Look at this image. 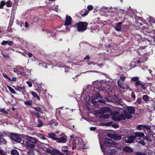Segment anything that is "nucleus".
<instances>
[{
    "label": "nucleus",
    "instance_id": "obj_42",
    "mask_svg": "<svg viewBox=\"0 0 155 155\" xmlns=\"http://www.w3.org/2000/svg\"><path fill=\"white\" fill-rule=\"evenodd\" d=\"M8 80L10 81H15L16 80V77H12L11 78H9Z\"/></svg>",
    "mask_w": 155,
    "mask_h": 155
},
{
    "label": "nucleus",
    "instance_id": "obj_12",
    "mask_svg": "<svg viewBox=\"0 0 155 155\" xmlns=\"http://www.w3.org/2000/svg\"><path fill=\"white\" fill-rule=\"evenodd\" d=\"M107 136L116 140H119L121 138V136L118 134H108Z\"/></svg>",
    "mask_w": 155,
    "mask_h": 155
},
{
    "label": "nucleus",
    "instance_id": "obj_16",
    "mask_svg": "<svg viewBox=\"0 0 155 155\" xmlns=\"http://www.w3.org/2000/svg\"><path fill=\"white\" fill-rule=\"evenodd\" d=\"M71 18L70 16H67L64 24V26H68L70 25L71 24Z\"/></svg>",
    "mask_w": 155,
    "mask_h": 155
},
{
    "label": "nucleus",
    "instance_id": "obj_2",
    "mask_svg": "<svg viewBox=\"0 0 155 155\" xmlns=\"http://www.w3.org/2000/svg\"><path fill=\"white\" fill-rule=\"evenodd\" d=\"M43 146L45 150L48 153L53 155L59 154V155H64V154L59 151L55 149H52L49 145L46 143H42Z\"/></svg>",
    "mask_w": 155,
    "mask_h": 155
},
{
    "label": "nucleus",
    "instance_id": "obj_23",
    "mask_svg": "<svg viewBox=\"0 0 155 155\" xmlns=\"http://www.w3.org/2000/svg\"><path fill=\"white\" fill-rule=\"evenodd\" d=\"M128 110L130 114H134L135 112V109L134 107H128Z\"/></svg>",
    "mask_w": 155,
    "mask_h": 155
},
{
    "label": "nucleus",
    "instance_id": "obj_53",
    "mask_svg": "<svg viewBox=\"0 0 155 155\" xmlns=\"http://www.w3.org/2000/svg\"><path fill=\"white\" fill-rule=\"evenodd\" d=\"M39 136H38V137H40L41 139L43 140H46V138L44 136L41 134H39Z\"/></svg>",
    "mask_w": 155,
    "mask_h": 155
},
{
    "label": "nucleus",
    "instance_id": "obj_20",
    "mask_svg": "<svg viewBox=\"0 0 155 155\" xmlns=\"http://www.w3.org/2000/svg\"><path fill=\"white\" fill-rule=\"evenodd\" d=\"M122 24V23L119 22L115 25V28L116 31H119L121 30V25Z\"/></svg>",
    "mask_w": 155,
    "mask_h": 155
},
{
    "label": "nucleus",
    "instance_id": "obj_27",
    "mask_svg": "<svg viewBox=\"0 0 155 155\" xmlns=\"http://www.w3.org/2000/svg\"><path fill=\"white\" fill-rule=\"evenodd\" d=\"M12 155H19V154L18 151L16 150H12L11 151Z\"/></svg>",
    "mask_w": 155,
    "mask_h": 155
},
{
    "label": "nucleus",
    "instance_id": "obj_39",
    "mask_svg": "<svg viewBox=\"0 0 155 155\" xmlns=\"http://www.w3.org/2000/svg\"><path fill=\"white\" fill-rule=\"evenodd\" d=\"M138 143L139 144L142 145H144L145 144V143L144 141V140H142L138 142Z\"/></svg>",
    "mask_w": 155,
    "mask_h": 155
},
{
    "label": "nucleus",
    "instance_id": "obj_19",
    "mask_svg": "<svg viewBox=\"0 0 155 155\" xmlns=\"http://www.w3.org/2000/svg\"><path fill=\"white\" fill-rule=\"evenodd\" d=\"M124 151L126 152L131 153L133 152L132 149L128 146H125L123 148Z\"/></svg>",
    "mask_w": 155,
    "mask_h": 155
},
{
    "label": "nucleus",
    "instance_id": "obj_41",
    "mask_svg": "<svg viewBox=\"0 0 155 155\" xmlns=\"http://www.w3.org/2000/svg\"><path fill=\"white\" fill-rule=\"evenodd\" d=\"M110 117V115L109 114H106L103 116L102 117L104 118L107 119L109 118Z\"/></svg>",
    "mask_w": 155,
    "mask_h": 155
},
{
    "label": "nucleus",
    "instance_id": "obj_21",
    "mask_svg": "<svg viewBox=\"0 0 155 155\" xmlns=\"http://www.w3.org/2000/svg\"><path fill=\"white\" fill-rule=\"evenodd\" d=\"M134 134L135 135L136 137H144V134L143 133L141 132H137L134 133Z\"/></svg>",
    "mask_w": 155,
    "mask_h": 155
},
{
    "label": "nucleus",
    "instance_id": "obj_47",
    "mask_svg": "<svg viewBox=\"0 0 155 155\" xmlns=\"http://www.w3.org/2000/svg\"><path fill=\"white\" fill-rule=\"evenodd\" d=\"M2 75L6 79H8V80L9 79V77L8 76H7L6 74L4 73H3Z\"/></svg>",
    "mask_w": 155,
    "mask_h": 155
},
{
    "label": "nucleus",
    "instance_id": "obj_36",
    "mask_svg": "<svg viewBox=\"0 0 155 155\" xmlns=\"http://www.w3.org/2000/svg\"><path fill=\"white\" fill-rule=\"evenodd\" d=\"M0 142L3 144H5L6 143V141L4 138H3V137L0 139Z\"/></svg>",
    "mask_w": 155,
    "mask_h": 155
},
{
    "label": "nucleus",
    "instance_id": "obj_8",
    "mask_svg": "<svg viewBox=\"0 0 155 155\" xmlns=\"http://www.w3.org/2000/svg\"><path fill=\"white\" fill-rule=\"evenodd\" d=\"M72 140H73V142L72 143L73 145V146L72 147L73 149H75L77 146L80 145L82 140L79 137H76L75 138L72 139Z\"/></svg>",
    "mask_w": 155,
    "mask_h": 155
},
{
    "label": "nucleus",
    "instance_id": "obj_24",
    "mask_svg": "<svg viewBox=\"0 0 155 155\" xmlns=\"http://www.w3.org/2000/svg\"><path fill=\"white\" fill-rule=\"evenodd\" d=\"M56 136H57L54 133H51L49 134V137L51 138L53 140H55V138H57V137H55Z\"/></svg>",
    "mask_w": 155,
    "mask_h": 155
},
{
    "label": "nucleus",
    "instance_id": "obj_13",
    "mask_svg": "<svg viewBox=\"0 0 155 155\" xmlns=\"http://www.w3.org/2000/svg\"><path fill=\"white\" fill-rule=\"evenodd\" d=\"M13 87L15 90L22 93L23 94H25L26 93V89L24 87H21L19 86H17L16 87L15 86Z\"/></svg>",
    "mask_w": 155,
    "mask_h": 155
},
{
    "label": "nucleus",
    "instance_id": "obj_59",
    "mask_svg": "<svg viewBox=\"0 0 155 155\" xmlns=\"http://www.w3.org/2000/svg\"><path fill=\"white\" fill-rule=\"evenodd\" d=\"M98 101L99 102L102 103H105V101L104 100H98Z\"/></svg>",
    "mask_w": 155,
    "mask_h": 155
},
{
    "label": "nucleus",
    "instance_id": "obj_4",
    "mask_svg": "<svg viewBox=\"0 0 155 155\" xmlns=\"http://www.w3.org/2000/svg\"><path fill=\"white\" fill-rule=\"evenodd\" d=\"M125 79V77L123 76H121L120 78L118 81L117 83L118 86L120 88L126 90H129L130 91H131V89L129 87L128 85H126V87H124V81Z\"/></svg>",
    "mask_w": 155,
    "mask_h": 155
},
{
    "label": "nucleus",
    "instance_id": "obj_17",
    "mask_svg": "<svg viewBox=\"0 0 155 155\" xmlns=\"http://www.w3.org/2000/svg\"><path fill=\"white\" fill-rule=\"evenodd\" d=\"M152 26H150L149 27L146 28L144 26H143V32H147L148 33H152Z\"/></svg>",
    "mask_w": 155,
    "mask_h": 155
},
{
    "label": "nucleus",
    "instance_id": "obj_54",
    "mask_svg": "<svg viewBox=\"0 0 155 155\" xmlns=\"http://www.w3.org/2000/svg\"><path fill=\"white\" fill-rule=\"evenodd\" d=\"M136 155H146V154L145 153H141L140 152H138L136 153Z\"/></svg>",
    "mask_w": 155,
    "mask_h": 155
},
{
    "label": "nucleus",
    "instance_id": "obj_55",
    "mask_svg": "<svg viewBox=\"0 0 155 155\" xmlns=\"http://www.w3.org/2000/svg\"><path fill=\"white\" fill-rule=\"evenodd\" d=\"M8 44L9 46H11L13 44V42L12 41H8Z\"/></svg>",
    "mask_w": 155,
    "mask_h": 155
},
{
    "label": "nucleus",
    "instance_id": "obj_40",
    "mask_svg": "<svg viewBox=\"0 0 155 155\" xmlns=\"http://www.w3.org/2000/svg\"><path fill=\"white\" fill-rule=\"evenodd\" d=\"M0 111L3 113L5 114L8 113V112L4 108H1L0 109Z\"/></svg>",
    "mask_w": 155,
    "mask_h": 155
},
{
    "label": "nucleus",
    "instance_id": "obj_37",
    "mask_svg": "<svg viewBox=\"0 0 155 155\" xmlns=\"http://www.w3.org/2000/svg\"><path fill=\"white\" fill-rule=\"evenodd\" d=\"M149 21L151 22L154 23L155 22V19L152 17H150L149 18Z\"/></svg>",
    "mask_w": 155,
    "mask_h": 155
},
{
    "label": "nucleus",
    "instance_id": "obj_61",
    "mask_svg": "<svg viewBox=\"0 0 155 155\" xmlns=\"http://www.w3.org/2000/svg\"><path fill=\"white\" fill-rule=\"evenodd\" d=\"M131 96L134 98H135V96L134 93L132 92L131 94Z\"/></svg>",
    "mask_w": 155,
    "mask_h": 155
},
{
    "label": "nucleus",
    "instance_id": "obj_57",
    "mask_svg": "<svg viewBox=\"0 0 155 155\" xmlns=\"http://www.w3.org/2000/svg\"><path fill=\"white\" fill-rule=\"evenodd\" d=\"M27 54L29 57H31L32 56V54L31 53H28Z\"/></svg>",
    "mask_w": 155,
    "mask_h": 155
},
{
    "label": "nucleus",
    "instance_id": "obj_30",
    "mask_svg": "<svg viewBox=\"0 0 155 155\" xmlns=\"http://www.w3.org/2000/svg\"><path fill=\"white\" fill-rule=\"evenodd\" d=\"M38 127H41L43 126V123L42 121L40 120H38Z\"/></svg>",
    "mask_w": 155,
    "mask_h": 155
},
{
    "label": "nucleus",
    "instance_id": "obj_43",
    "mask_svg": "<svg viewBox=\"0 0 155 155\" xmlns=\"http://www.w3.org/2000/svg\"><path fill=\"white\" fill-rule=\"evenodd\" d=\"M16 67H17V68H18V69H19L21 71H24V68H22L19 66H18Z\"/></svg>",
    "mask_w": 155,
    "mask_h": 155
},
{
    "label": "nucleus",
    "instance_id": "obj_18",
    "mask_svg": "<svg viewBox=\"0 0 155 155\" xmlns=\"http://www.w3.org/2000/svg\"><path fill=\"white\" fill-rule=\"evenodd\" d=\"M135 85L137 86H139L140 87L142 88L143 90H145L146 89V88L140 81H137L136 82H135Z\"/></svg>",
    "mask_w": 155,
    "mask_h": 155
},
{
    "label": "nucleus",
    "instance_id": "obj_62",
    "mask_svg": "<svg viewBox=\"0 0 155 155\" xmlns=\"http://www.w3.org/2000/svg\"><path fill=\"white\" fill-rule=\"evenodd\" d=\"M90 58V57L89 55H87L86 57H85L84 58V59H89Z\"/></svg>",
    "mask_w": 155,
    "mask_h": 155
},
{
    "label": "nucleus",
    "instance_id": "obj_9",
    "mask_svg": "<svg viewBox=\"0 0 155 155\" xmlns=\"http://www.w3.org/2000/svg\"><path fill=\"white\" fill-rule=\"evenodd\" d=\"M21 143L25 147L29 148H34L35 147V144L31 143L28 141L26 140H24L22 141Z\"/></svg>",
    "mask_w": 155,
    "mask_h": 155
},
{
    "label": "nucleus",
    "instance_id": "obj_35",
    "mask_svg": "<svg viewBox=\"0 0 155 155\" xmlns=\"http://www.w3.org/2000/svg\"><path fill=\"white\" fill-rule=\"evenodd\" d=\"M34 108L36 110L39 111L40 112H42V110L40 107H35Z\"/></svg>",
    "mask_w": 155,
    "mask_h": 155
},
{
    "label": "nucleus",
    "instance_id": "obj_46",
    "mask_svg": "<svg viewBox=\"0 0 155 155\" xmlns=\"http://www.w3.org/2000/svg\"><path fill=\"white\" fill-rule=\"evenodd\" d=\"M8 41H3L2 42L1 44L2 45H5L7 44H8Z\"/></svg>",
    "mask_w": 155,
    "mask_h": 155
},
{
    "label": "nucleus",
    "instance_id": "obj_11",
    "mask_svg": "<svg viewBox=\"0 0 155 155\" xmlns=\"http://www.w3.org/2000/svg\"><path fill=\"white\" fill-rule=\"evenodd\" d=\"M11 138L15 141L18 142H20L21 141L22 139L18 136V135L15 134H13L11 135Z\"/></svg>",
    "mask_w": 155,
    "mask_h": 155
},
{
    "label": "nucleus",
    "instance_id": "obj_28",
    "mask_svg": "<svg viewBox=\"0 0 155 155\" xmlns=\"http://www.w3.org/2000/svg\"><path fill=\"white\" fill-rule=\"evenodd\" d=\"M143 138L144 140H146L148 142H150L151 141V139L150 138V137L149 136H144Z\"/></svg>",
    "mask_w": 155,
    "mask_h": 155
},
{
    "label": "nucleus",
    "instance_id": "obj_44",
    "mask_svg": "<svg viewBox=\"0 0 155 155\" xmlns=\"http://www.w3.org/2000/svg\"><path fill=\"white\" fill-rule=\"evenodd\" d=\"M142 69L144 71H147L148 70V68L147 67V66H146L145 65L143 66L142 67Z\"/></svg>",
    "mask_w": 155,
    "mask_h": 155
},
{
    "label": "nucleus",
    "instance_id": "obj_25",
    "mask_svg": "<svg viewBox=\"0 0 155 155\" xmlns=\"http://www.w3.org/2000/svg\"><path fill=\"white\" fill-rule=\"evenodd\" d=\"M46 32L48 33H51V36H54L55 35H56V31L54 29L52 31H48V30H47L46 31Z\"/></svg>",
    "mask_w": 155,
    "mask_h": 155
},
{
    "label": "nucleus",
    "instance_id": "obj_51",
    "mask_svg": "<svg viewBox=\"0 0 155 155\" xmlns=\"http://www.w3.org/2000/svg\"><path fill=\"white\" fill-rule=\"evenodd\" d=\"M87 8L89 9V11L92 10L93 9V7L91 5L88 6Z\"/></svg>",
    "mask_w": 155,
    "mask_h": 155
},
{
    "label": "nucleus",
    "instance_id": "obj_52",
    "mask_svg": "<svg viewBox=\"0 0 155 155\" xmlns=\"http://www.w3.org/2000/svg\"><path fill=\"white\" fill-rule=\"evenodd\" d=\"M31 94L34 97H35L37 95V94L35 92H32L31 93Z\"/></svg>",
    "mask_w": 155,
    "mask_h": 155
},
{
    "label": "nucleus",
    "instance_id": "obj_48",
    "mask_svg": "<svg viewBox=\"0 0 155 155\" xmlns=\"http://www.w3.org/2000/svg\"><path fill=\"white\" fill-rule=\"evenodd\" d=\"M10 1H8L6 3V5L7 7H11V5L10 4ZM6 4V3H5Z\"/></svg>",
    "mask_w": 155,
    "mask_h": 155
},
{
    "label": "nucleus",
    "instance_id": "obj_1",
    "mask_svg": "<svg viewBox=\"0 0 155 155\" xmlns=\"http://www.w3.org/2000/svg\"><path fill=\"white\" fill-rule=\"evenodd\" d=\"M112 119L115 121L124 120L126 119H129L132 117V115L128 113L124 112L123 114L119 115L117 111L110 113Z\"/></svg>",
    "mask_w": 155,
    "mask_h": 155
},
{
    "label": "nucleus",
    "instance_id": "obj_34",
    "mask_svg": "<svg viewBox=\"0 0 155 155\" xmlns=\"http://www.w3.org/2000/svg\"><path fill=\"white\" fill-rule=\"evenodd\" d=\"M61 151L63 152H66L68 151V148L66 146H64L62 147Z\"/></svg>",
    "mask_w": 155,
    "mask_h": 155
},
{
    "label": "nucleus",
    "instance_id": "obj_3",
    "mask_svg": "<svg viewBox=\"0 0 155 155\" xmlns=\"http://www.w3.org/2000/svg\"><path fill=\"white\" fill-rule=\"evenodd\" d=\"M99 141L101 149L103 151L105 150V149L107 146H110L113 143V141L110 139L105 138L104 140H101V138H99Z\"/></svg>",
    "mask_w": 155,
    "mask_h": 155
},
{
    "label": "nucleus",
    "instance_id": "obj_50",
    "mask_svg": "<svg viewBox=\"0 0 155 155\" xmlns=\"http://www.w3.org/2000/svg\"><path fill=\"white\" fill-rule=\"evenodd\" d=\"M11 70L17 73L18 71V70L17 69L15 68H11Z\"/></svg>",
    "mask_w": 155,
    "mask_h": 155
},
{
    "label": "nucleus",
    "instance_id": "obj_33",
    "mask_svg": "<svg viewBox=\"0 0 155 155\" xmlns=\"http://www.w3.org/2000/svg\"><path fill=\"white\" fill-rule=\"evenodd\" d=\"M5 4V1H2L1 2L0 4V8H2Z\"/></svg>",
    "mask_w": 155,
    "mask_h": 155
},
{
    "label": "nucleus",
    "instance_id": "obj_6",
    "mask_svg": "<svg viewBox=\"0 0 155 155\" xmlns=\"http://www.w3.org/2000/svg\"><path fill=\"white\" fill-rule=\"evenodd\" d=\"M150 128L151 127L150 126L142 125H139L136 128L137 129L139 130H141L142 129L144 130L145 133L146 134L147 133L150 134Z\"/></svg>",
    "mask_w": 155,
    "mask_h": 155
},
{
    "label": "nucleus",
    "instance_id": "obj_14",
    "mask_svg": "<svg viewBox=\"0 0 155 155\" xmlns=\"http://www.w3.org/2000/svg\"><path fill=\"white\" fill-rule=\"evenodd\" d=\"M26 139L29 141L33 143L36 144L38 142V140L37 139L28 135L26 136Z\"/></svg>",
    "mask_w": 155,
    "mask_h": 155
},
{
    "label": "nucleus",
    "instance_id": "obj_26",
    "mask_svg": "<svg viewBox=\"0 0 155 155\" xmlns=\"http://www.w3.org/2000/svg\"><path fill=\"white\" fill-rule=\"evenodd\" d=\"M7 87L9 90L13 94H16V93L15 90L12 88L9 85H7Z\"/></svg>",
    "mask_w": 155,
    "mask_h": 155
},
{
    "label": "nucleus",
    "instance_id": "obj_49",
    "mask_svg": "<svg viewBox=\"0 0 155 155\" xmlns=\"http://www.w3.org/2000/svg\"><path fill=\"white\" fill-rule=\"evenodd\" d=\"M26 83L29 87H31L32 86V84L30 81H28L26 82Z\"/></svg>",
    "mask_w": 155,
    "mask_h": 155
},
{
    "label": "nucleus",
    "instance_id": "obj_31",
    "mask_svg": "<svg viewBox=\"0 0 155 155\" xmlns=\"http://www.w3.org/2000/svg\"><path fill=\"white\" fill-rule=\"evenodd\" d=\"M131 80L133 81H139V77H133L131 79Z\"/></svg>",
    "mask_w": 155,
    "mask_h": 155
},
{
    "label": "nucleus",
    "instance_id": "obj_15",
    "mask_svg": "<svg viewBox=\"0 0 155 155\" xmlns=\"http://www.w3.org/2000/svg\"><path fill=\"white\" fill-rule=\"evenodd\" d=\"M136 138V137L134 135L131 136L127 137V139L125 140V142L128 143H131L133 142Z\"/></svg>",
    "mask_w": 155,
    "mask_h": 155
},
{
    "label": "nucleus",
    "instance_id": "obj_7",
    "mask_svg": "<svg viewBox=\"0 0 155 155\" xmlns=\"http://www.w3.org/2000/svg\"><path fill=\"white\" fill-rule=\"evenodd\" d=\"M57 138H55L56 141L59 143H65L66 141L67 137L64 134H61L57 136Z\"/></svg>",
    "mask_w": 155,
    "mask_h": 155
},
{
    "label": "nucleus",
    "instance_id": "obj_38",
    "mask_svg": "<svg viewBox=\"0 0 155 155\" xmlns=\"http://www.w3.org/2000/svg\"><path fill=\"white\" fill-rule=\"evenodd\" d=\"M25 103L26 105L31 106L32 105V103L31 101H25Z\"/></svg>",
    "mask_w": 155,
    "mask_h": 155
},
{
    "label": "nucleus",
    "instance_id": "obj_63",
    "mask_svg": "<svg viewBox=\"0 0 155 155\" xmlns=\"http://www.w3.org/2000/svg\"><path fill=\"white\" fill-rule=\"evenodd\" d=\"M58 6H57L54 9V11H55L57 12L58 11Z\"/></svg>",
    "mask_w": 155,
    "mask_h": 155
},
{
    "label": "nucleus",
    "instance_id": "obj_60",
    "mask_svg": "<svg viewBox=\"0 0 155 155\" xmlns=\"http://www.w3.org/2000/svg\"><path fill=\"white\" fill-rule=\"evenodd\" d=\"M25 27L26 28H27L28 26V25L27 22H26L25 23Z\"/></svg>",
    "mask_w": 155,
    "mask_h": 155
},
{
    "label": "nucleus",
    "instance_id": "obj_45",
    "mask_svg": "<svg viewBox=\"0 0 155 155\" xmlns=\"http://www.w3.org/2000/svg\"><path fill=\"white\" fill-rule=\"evenodd\" d=\"M141 102H142V99L140 98H138L137 101H136V102H137L139 104H141Z\"/></svg>",
    "mask_w": 155,
    "mask_h": 155
},
{
    "label": "nucleus",
    "instance_id": "obj_58",
    "mask_svg": "<svg viewBox=\"0 0 155 155\" xmlns=\"http://www.w3.org/2000/svg\"><path fill=\"white\" fill-rule=\"evenodd\" d=\"M70 29V28L68 27H66V29L65 30H63V31H67L68 30H69Z\"/></svg>",
    "mask_w": 155,
    "mask_h": 155
},
{
    "label": "nucleus",
    "instance_id": "obj_56",
    "mask_svg": "<svg viewBox=\"0 0 155 155\" xmlns=\"http://www.w3.org/2000/svg\"><path fill=\"white\" fill-rule=\"evenodd\" d=\"M96 129V128L95 127H91L90 128V130L91 131H95Z\"/></svg>",
    "mask_w": 155,
    "mask_h": 155
},
{
    "label": "nucleus",
    "instance_id": "obj_29",
    "mask_svg": "<svg viewBox=\"0 0 155 155\" xmlns=\"http://www.w3.org/2000/svg\"><path fill=\"white\" fill-rule=\"evenodd\" d=\"M116 151V150L114 149H111L110 150H109L108 152L109 153H110L111 154H114L115 153Z\"/></svg>",
    "mask_w": 155,
    "mask_h": 155
},
{
    "label": "nucleus",
    "instance_id": "obj_5",
    "mask_svg": "<svg viewBox=\"0 0 155 155\" xmlns=\"http://www.w3.org/2000/svg\"><path fill=\"white\" fill-rule=\"evenodd\" d=\"M88 23L86 22H81L77 24V30L78 31H83L86 29Z\"/></svg>",
    "mask_w": 155,
    "mask_h": 155
},
{
    "label": "nucleus",
    "instance_id": "obj_22",
    "mask_svg": "<svg viewBox=\"0 0 155 155\" xmlns=\"http://www.w3.org/2000/svg\"><path fill=\"white\" fill-rule=\"evenodd\" d=\"M31 72V71L30 70H28V73L27 74L25 72H21L20 71L18 70V72H17V74H19L22 75H29Z\"/></svg>",
    "mask_w": 155,
    "mask_h": 155
},
{
    "label": "nucleus",
    "instance_id": "obj_32",
    "mask_svg": "<svg viewBox=\"0 0 155 155\" xmlns=\"http://www.w3.org/2000/svg\"><path fill=\"white\" fill-rule=\"evenodd\" d=\"M143 99L145 101H147L149 100V97L147 95H144L143 97Z\"/></svg>",
    "mask_w": 155,
    "mask_h": 155
},
{
    "label": "nucleus",
    "instance_id": "obj_10",
    "mask_svg": "<svg viewBox=\"0 0 155 155\" xmlns=\"http://www.w3.org/2000/svg\"><path fill=\"white\" fill-rule=\"evenodd\" d=\"M111 111V109L108 107H104L101 108L100 111H97L98 114H104L105 113H110Z\"/></svg>",
    "mask_w": 155,
    "mask_h": 155
},
{
    "label": "nucleus",
    "instance_id": "obj_64",
    "mask_svg": "<svg viewBox=\"0 0 155 155\" xmlns=\"http://www.w3.org/2000/svg\"><path fill=\"white\" fill-rule=\"evenodd\" d=\"M118 126V125L116 124H114L113 125V127L116 128Z\"/></svg>",
    "mask_w": 155,
    "mask_h": 155
}]
</instances>
